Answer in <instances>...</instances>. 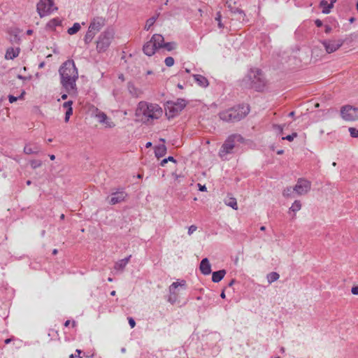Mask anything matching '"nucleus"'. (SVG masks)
<instances>
[{
  "label": "nucleus",
  "instance_id": "1",
  "mask_svg": "<svg viewBox=\"0 0 358 358\" xmlns=\"http://www.w3.org/2000/svg\"><path fill=\"white\" fill-rule=\"evenodd\" d=\"M60 83L69 94L77 91L76 81L78 79V71L73 59H67L59 69Z\"/></svg>",
  "mask_w": 358,
  "mask_h": 358
},
{
  "label": "nucleus",
  "instance_id": "2",
  "mask_svg": "<svg viewBox=\"0 0 358 358\" xmlns=\"http://www.w3.org/2000/svg\"><path fill=\"white\" fill-rule=\"evenodd\" d=\"M163 114L162 108L157 103L140 101L137 106L135 115L144 123H149L159 119Z\"/></svg>",
  "mask_w": 358,
  "mask_h": 358
},
{
  "label": "nucleus",
  "instance_id": "3",
  "mask_svg": "<svg viewBox=\"0 0 358 358\" xmlns=\"http://www.w3.org/2000/svg\"><path fill=\"white\" fill-rule=\"evenodd\" d=\"M266 84V80L262 71L257 68L250 69L241 81L243 87L254 89L257 92L263 91Z\"/></svg>",
  "mask_w": 358,
  "mask_h": 358
},
{
  "label": "nucleus",
  "instance_id": "4",
  "mask_svg": "<svg viewBox=\"0 0 358 358\" xmlns=\"http://www.w3.org/2000/svg\"><path fill=\"white\" fill-rule=\"evenodd\" d=\"M250 112L248 105H238L219 113L220 120L226 122H236L243 119Z\"/></svg>",
  "mask_w": 358,
  "mask_h": 358
},
{
  "label": "nucleus",
  "instance_id": "5",
  "mask_svg": "<svg viewBox=\"0 0 358 358\" xmlns=\"http://www.w3.org/2000/svg\"><path fill=\"white\" fill-rule=\"evenodd\" d=\"M114 37V32L112 29H107L103 31L96 41V50L99 52H106L110 46Z\"/></svg>",
  "mask_w": 358,
  "mask_h": 358
},
{
  "label": "nucleus",
  "instance_id": "6",
  "mask_svg": "<svg viewBox=\"0 0 358 358\" xmlns=\"http://www.w3.org/2000/svg\"><path fill=\"white\" fill-rule=\"evenodd\" d=\"M163 41V36L161 34H153L150 40L146 42L143 47V51L147 56H152L157 50H159V44Z\"/></svg>",
  "mask_w": 358,
  "mask_h": 358
},
{
  "label": "nucleus",
  "instance_id": "7",
  "mask_svg": "<svg viewBox=\"0 0 358 358\" xmlns=\"http://www.w3.org/2000/svg\"><path fill=\"white\" fill-rule=\"evenodd\" d=\"M186 105L187 101L183 99H178L176 101H167L166 105V115L169 118L176 116L184 109Z\"/></svg>",
  "mask_w": 358,
  "mask_h": 358
},
{
  "label": "nucleus",
  "instance_id": "8",
  "mask_svg": "<svg viewBox=\"0 0 358 358\" xmlns=\"http://www.w3.org/2000/svg\"><path fill=\"white\" fill-rule=\"evenodd\" d=\"M236 141L241 142L243 137L239 134H231L227 137L219 151V156L221 158H223L227 154L231 153Z\"/></svg>",
  "mask_w": 358,
  "mask_h": 358
},
{
  "label": "nucleus",
  "instance_id": "9",
  "mask_svg": "<svg viewBox=\"0 0 358 358\" xmlns=\"http://www.w3.org/2000/svg\"><path fill=\"white\" fill-rule=\"evenodd\" d=\"M37 12L41 17H43L57 10L54 0H40L36 6Z\"/></svg>",
  "mask_w": 358,
  "mask_h": 358
},
{
  "label": "nucleus",
  "instance_id": "10",
  "mask_svg": "<svg viewBox=\"0 0 358 358\" xmlns=\"http://www.w3.org/2000/svg\"><path fill=\"white\" fill-rule=\"evenodd\" d=\"M341 115L345 121H355L358 120V108L350 105L344 106L341 109Z\"/></svg>",
  "mask_w": 358,
  "mask_h": 358
},
{
  "label": "nucleus",
  "instance_id": "11",
  "mask_svg": "<svg viewBox=\"0 0 358 358\" xmlns=\"http://www.w3.org/2000/svg\"><path fill=\"white\" fill-rule=\"evenodd\" d=\"M128 194L125 192L124 188L120 187L112 191L110 197H108V203L110 205H115L124 201Z\"/></svg>",
  "mask_w": 358,
  "mask_h": 358
},
{
  "label": "nucleus",
  "instance_id": "12",
  "mask_svg": "<svg viewBox=\"0 0 358 358\" xmlns=\"http://www.w3.org/2000/svg\"><path fill=\"white\" fill-rule=\"evenodd\" d=\"M311 187V182L306 179L299 178L294 187V192L299 195L307 194Z\"/></svg>",
  "mask_w": 358,
  "mask_h": 358
},
{
  "label": "nucleus",
  "instance_id": "13",
  "mask_svg": "<svg viewBox=\"0 0 358 358\" xmlns=\"http://www.w3.org/2000/svg\"><path fill=\"white\" fill-rule=\"evenodd\" d=\"M344 41L338 40H324L322 41L323 46L327 53H332L338 50L343 44Z\"/></svg>",
  "mask_w": 358,
  "mask_h": 358
},
{
  "label": "nucleus",
  "instance_id": "14",
  "mask_svg": "<svg viewBox=\"0 0 358 358\" xmlns=\"http://www.w3.org/2000/svg\"><path fill=\"white\" fill-rule=\"evenodd\" d=\"M106 20L102 17H94L91 21L88 29H91L94 33L97 34L101 29L105 25Z\"/></svg>",
  "mask_w": 358,
  "mask_h": 358
},
{
  "label": "nucleus",
  "instance_id": "15",
  "mask_svg": "<svg viewBox=\"0 0 358 358\" xmlns=\"http://www.w3.org/2000/svg\"><path fill=\"white\" fill-rule=\"evenodd\" d=\"M41 151V147L38 143L26 144L24 148V152L27 155L38 154Z\"/></svg>",
  "mask_w": 358,
  "mask_h": 358
},
{
  "label": "nucleus",
  "instance_id": "16",
  "mask_svg": "<svg viewBox=\"0 0 358 358\" xmlns=\"http://www.w3.org/2000/svg\"><path fill=\"white\" fill-rule=\"evenodd\" d=\"M200 271L202 274L207 275L211 273V266L208 258L201 260L199 266Z\"/></svg>",
  "mask_w": 358,
  "mask_h": 358
},
{
  "label": "nucleus",
  "instance_id": "17",
  "mask_svg": "<svg viewBox=\"0 0 358 358\" xmlns=\"http://www.w3.org/2000/svg\"><path fill=\"white\" fill-rule=\"evenodd\" d=\"M20 51L19 48H9L6 52L5 58L6 59H13L19 55Z\"/></svg>",
  "mask_w": 358,
  "mask_h": 358
},
{
  "label": "nucleus",
  "instance_id": "18",
  "mask_svg": "<svg viewBox=\"0 0 358 358\" xmlns=\"http://www.w3.org/2000/svg\"><path fill=\"white\" fill-rule=\"evenodd\" d=\"M195 82L202 87H206L208 86L209 83L208 79L202 75L194 74L193 75Z\"/></svg>",
  "mask_w": 358,
  "mask_h": 358
},
{
  "label": "nucleus",
  "instance_id": "19",
  "mask_svg": "<svg viewBox=\"0 0 358 358\" xmlns=\"http://www.w3.org/2000/svg\"><path fill=\"white\" fill-rule=\"evenodd\" d=\"M225 274L226 271L224 269L213 272L212 274V281L215 283L220 282L224 278Z\"/></svg>",
  "mask_w": 358,
  "mask_h": 358
},
{
  "label": "nucleus",
  "instance_id": "20",
  "mask_svg": "<svg viewBox=\"0 0 358 358\" xmlns=\"http://www.w3.org/2000/svg\"><path fill=\"white\" fill-rule=\"evenodd\" d=\"M131 257V255H129L128 257L124 259H120L115 263L114 268L115 270H123L126 267L127 264L129 263Z\"/></svg>",
  "mask_w": 358,
  "mask_h": 358
},
{
  "label": "nucleus",
  "instance_id": "21",
  "mask_svg": "<svg viewBox=\"0 0 358 358\" xmlns=\"http://www.w3.org/2000/svg\"><path fill=\"white\" fill-rule=\"evenodd\" d=\"M166 153V147L165 145H158L155 148V155L157 158H160L164 156Z\"/></svg>",
  "mask_w": 358,
  "mask_h": 358
},
{
  "label": "nucleus",
  "instance_id": "22",
  "mask_svg": "<svg viewBox=\"0 0 358 358\" xmlns=\"http://www.w3.org/2000/svg\"><path fill=\"white\" fill-rule=\"evenodd\" d=\"M160 43L161 44H159V49L164 48V49H166L169 52L172 51L174 49H176V45H177L176 42H167V43H165L164 38H163V41L162 43Z\"/></svg>",
  "mask_w": 358,
  "mask_h": 358
},
{
  "label": "nucleus",
  "instance_id": "23",
  "mask_svg": "<svg viewBox=\"0 0 358 358\" xmlns=\"http://www.w3.org/2000/svg\"><path fill=\"white\" fill-rule=\"evenodd\" d=\"M320 6L322 8V13L329 14L333 8V4L329 3L326 0H322L320 3Z\"/></svg>",
  "mask_w": 358,
  "mask_h": 358
},
{
  "label": "nucleus",
  "instance_id": "24",
  "mask_svg": "<svg viewBox=\"0 0 358 358\" xmlns=\"http://www.w3.org/2000/svg\"><path fill=\"white\" fill-rule=\"evenodd\" d=\"M224 203L227 206H230L233 209H234V210H237L238 209L237 201H236V199L235 198L231 197V196H228L224 199Z\"/></svg>",
  "mask_w": 358,
  "mask_h": 358
},
{
  "label": "nucleus",
  "instance_id": "25",
  "mask_svg": "<svg viewBox=\"0 0 358 358\" xmlns=\"http://www.w3.org/2000/svg\"><path fill=\"white\" fill-rule=\"evenodd\" d=\"M61 24H62V21L58 17H56V18H53V19L50 20L47 23V27L54 29L57 27L60 26Z\"/></svg>",
  "mask_w": 358,
  "mask_h": 358
},
{
  "label": "nucleus",
  "instance_id": "26",
  "mask_svg": "<svg viewBox=\"0 0 358 358\" xmlns=\"http://www.w3.org/2000/svg\"><path fill=\"white\" fill-rule=\"evenodd\" d=\"M159 14H157L155 16H152L146 20L144 29L148 31L150 27L155 24Z\"/></svg>",
  "mask_w": 358,
  "mask_h": 358
},
{
  "label": "nucleus",
  "instance_id": "27",
  "mask_svg": "<svg viewBox=\"0 0 358 358\" xmlns=\"http://www.w3.org/2000/svg\"><path fill=\"white\" fill-rule=\"evenodd\" d=\"M280 278V275L277 272H271L267 274L266 278L269 284L277 281Z\"/></svg>",
  "mask_w": 358,
  "mask_h": 358
},
{
  "label": "nucleus",
  "instance_id": "28",
  "mask_svg": "<svg viewBox=\"0 0 358 358\" xmlns=\"http://www.w3.org/2000/svg\"><path fill=\"white\" fill-rule=\"evenodd\" d=\"M96 34V33H94L91 29H88L84 37L85 43L86 44H89L90 43H91Z\"/></svg>",
  "mask_w": 358,
  "mask_h": 358
},
{
  "label": "nucleus",
  "instance_id": "29",
  "mask_svg": "<svg viewBox=\"0 0 358 358\" xmlns=\"http://www.w3.org/2000/svg\"><path fill=\"white\" fill-rule=\"evenodd\" d=\"M80 28H81V27H80V24L78 22H76L73 24V25L71 27L68 29L67 33L69 35H73V34H76L80 29Z\"/></svg>",
  "mask_w": 358,
  "mask_h": 358
},
{
  "label": "nucleus",
  "instance_id": "30",
  "mask_svg": "<svg viewBox=\"0 0 358 358\" xmlns=\"http://www.w3.org/2000/svg\"><path fill=\"white\" fill-rule=\"evenodd\" d=\"M186 285V282L185 280H182L180 282H173L170 287H169V292L171 293H174V291L176 288H178L179 286L185 287Z\"/></svg>",
  "mask_w": 358,
  "mask_h": 358
},
{
  "label": "nucleus",
  "instance_id": "31",
  "mask_svg": "<svg viewBox=\"0 0 358 358\" xmlns=\"http://www.w3.org/2000/svg\"><path fill=\"white\" fill-rule=\"evenodd\" d=\"M301 208V203L300 201L296 200L289 208V210L293 212H297Z\"/></svg>",
  "mask_w": 358,
  "mask_h": 358
},
{
  "label": "nucleus",
  "instance_id": "32",
  "mask_svg": "<svg viewBox=\"0 0 358 358\" xmlns=\"http://www.w3.org/2000/svg\"><path fill=\"white\" fill-rule=\"evenodd\" d=\"M96 117L100 123H103L108 121V116L103 112H100L96 115Z\"/></svg>",
  "mask_w": 358,
  "mask_h": 358
},
{
  "label": "nucleus",
  "instance_id": "33",
  "mask_svg": "<svg viewBox=\"0 0 358 358\" xmlns=\"http://www.w3.org/2000/svg\"><path fill=\"white\" fill-rule=\"evenodd\" d=\"M293 192H294V187H287L283 190L282 195L285 197H289L292 196Z\"/></svg>",
  "mask_w": 358,
  "mask_h": 358
},
{
  "label": "nucleus",
  "instance_id": "34",
  "mask_svg": "<svg viewBox=\"0 0 358 358\" xmlns=\"http://www.w3.org/2000/svg\"><path fill=\"white\" fill-rule=\"evenodd\" d=\"M227 7L229 9V10L233 13H241V14H244L243 11L240 9V8H235L234 6H232L230 3H229L228 2H227Z\"/></svg>",
  "mask_w": 358,
  "mask_h": 358
},
{
  "label": "nucleus",
  "instance_id": "35",
  "mask_svg": "<svg viewBox=\"0 0 358 358\" xmlns=\"http://www.w3.org/2000/svg\"><path fill=\"white\" fill-rule=\"evenodd\" d=\"M31 166L33 169H36L42 165L41 160L34 159L30 162Z\"/></svg>",
  "mask_w": 358,
  "mask_h": 358
},
{
  "label": "nucleus",
  "instance_id": "36",
  "mask_svg": "<svg viewBox=\"0 0 358 358\" xmlns=\"http://www.w3.org/2000/svg\"><path fill=\"white\" fill-rule=\"evenodd\" d=\"M173 162L176 163V160L173 158V157L169 156L167 158L162 159L160 162V165L162 166H164L167 162Z\"/></svg>",
  "mask_w": 358,
  "mask_h": 358
},
{
  "label": "nucleus",
  "instance_id": "37",
  "mask_svg": "<svg viewBox=\"0 0 358 358\" xmlns=\"http://www.w3.org/2000/svg\"><path fill=\"white\" fill-rule=\"evenodd\" d=\"M174 62H175L174 59L172 57H166V59L164 60V63H165L166 66L168 67H171V66H173Z\"/></svg>",
  "mask_w": 358,
  "mask_h": 358
},
{
  "label": "nucleus",
  "instance_id": "38",
  "mask_svg": "<svg viewBox=\"0 0 358 358\" xmlns=\"http://www.w3.org/2000/svg\"><path fill=\"white\" fill-rule=\"evenodd\" d=\"M348 131L352 138H358V129L354 127H350Z\"/></svg>",
  "mask_w": 358,
  "mask_h": 358
},
{
  "label": "nucleus",
  "instance_id": "39",
  "mask_svg": "<svg viewBox=\"0 0 358 358\" xmlns=\"http://www.w3.org/2000/svg\"><path fill=\"white\" fill-rule=\"evenodd\" d=\"M297 136L298 134L296 132H293L292 134L282 137V139L287 140L288 141H292Z\"/></svg>",
  "mask_w": 358,
  "mask_h": 358
},
{
  "label": "nucleus",
  "instance_id": "40",
  "mask_svg": "<svg viewBox=\"0 0 358 358\" xmlns=\"http://www.w3.org/2000/svg\"><path fill=\"white\" fill-rule=\"evenodd\" d=\"M10 40L12 43H19L20 41V37L17 34H13L10 36Z\"/></svg>",
  "mask_w": 358,
  "mask_h": 358
},
{
  "label": "nucleus",
  "instance_id": "41",
  "mask_svg": "<svg viewBox=\"0 0 358 358\" xmlns=\"http://www.w3.org/2000/svg\"><path fill=\"white\" fill-rule=\"evenodd\" d=\"M73 114V108H70L69 109H66V114H65V122H67L69 120L70 116Z\"/></svg>",
  "mask_w": 358,
  "mask_h": 358
},
{
  "label": "nucleus",
  "instance_id": "42",
  "mask_svg": "<svg viewBox=\"0 0 358 358\" xmlns=\"http://www.w3.org/2000/svg\"><path fill=\"white\" fill-rule=\"evenodd\" d=\"M221 17H222V16H221L220 13H217L215 20L218 22V27L220 29L224 27V24L222 22Z\"/></svg>",
  "mask_w": 358,
  "mask_h": 358
},
{
  "label": "nucleus",
  "instance_id": "43",
  "mask_svg": "<svg viewBox=\"0 0 358 358\" xmlns=\"http://www.w3.org/2000/svg\"><path fill=\"white\" fill-rule=\"evenodd\" d=\"M103 124H104L105 127L107 128H113L115 126V123L113 121H111V120L109 119L108 117V121L103 122Z\"/></svg>",
  "mask_w": 358,
  "mask_h": 358
},
{
  "label": "nucleus",
  "instance_id": "44",
  "mask_svg": "<svg viewBox=\"0 0 358 358\" xmlns=\"http://www.w3.org/2000/svg\"><path fill=\"white\" fill-rule=\"evenodd\" d=\"M22 95H23V94H22L19 96H15L13 95H9L8 96L9 102L12 103L16 101L18 99H21L22 97Z\"/></svg>",
  "mask_w": 358,
  "mask_h": 358
},
{
  "label": "nucleus",
  "instance_id": "45",
  "mask_svg": "<svg viewBox=\"0 0 358 358\" xmlns=\"http://www.w3.org/2000/svg\"><path fill=\"white\" fill-rule=\"evenodd\" d=\"M73 101H68L63 103V108L69 109L70 108H72Z\"/></svg>",
  "mask_w": 358,
  "mask_h": 358
},
{
  "label": "nucleus",
  "instance_id": "46",
  "mask_svg": "<svg viewBox=\"0 0 358 358\" xmlns=\"http://www.w3.org/2000/svg\"><path fill=\"white\" fill-rule=\"evenodd\" d=\"M197 229V227L195 225H191L188 229V234H192Z\"/></svg>",
  "mask_w": 358,
  "mask_h": 358
},
{
  "label": "nucleus",
  "instance_id": "47",
  "mask_svg": "<svg viewBox=\"0 0 358 358\" xmlns=\"http://www.w3.org/2000/svg\"><path fill=\"white\" fill-rule=\"evenodd\" d=\"M273 127L276 129H278L279 131V133L280 134H282L283 132V129H284V125H281V124H274L273 125Z\"/></svg>",
  "mask_w": 358,
  "mask_h": 358
},
{
  "label": "nucleus",
  "instance_id": "48",
  "mask_svg": "<svg viewBox=\"0 0 358 358\" xmlns=\"http://www.w3.org/2000/svg\"><path fill=\"white\" fill-rule=\"evenodd\" d=\"M82 351L80 350H78L77 349L76 350V353L75 355H70V358H74V357H78V358H81L80 355L81 354Z\"/></svg>",
  "mask_w": 358,
  "mask_h": 358
},
{
  "label": "nucleus",
  "instance_id": "49",
  "mask_svg": "<svg viewBox=\"0 0 358 358\" xmlns=\"http://www.w3.org/2000/svg\"><path fill=\"white\" fill-rule=\"evenodd\" d=\"M128 321L131 328H134L136 325L135 320L132 317H129Z\"/></svg>",
  "mask_w": 358,
  "mask_h": 358
},
{
  "label": "nucleus",
  "instance_id": "50",
  "mask_svg": "<svg viewBox=\"0 0 358 358\" xmlns=\"http://www.w3.org/2000/svg\"><path fill=\"white\" fill-rule=\"evenodd\" d=\"M197 185L199 187V191H201V192H206L207 190V188H206V185H202L200 183H198Z\"/></svg>",
  "mask_w": 358,
  "mask_h": 358
},
{
  "label": "nucleus",
  "instance_id": "51",
  "mask_svg": "<svg viewBox=\"0 0 358 358\" xmlns=\"http://www.w3.org/2000/svg\"><path fill=\"white\" fill-rule=\"evenodd\" d=\"M315 25L317 27H320L322 26V20H319V19H317L315 21Z\"/></svg>",
  "mask_w": 358,
  "mask_h": 358
},
{
  "label": "nucleus",
  "instance_id": "52",
  "mask_svg": "<svg viewBox=\"0 0 358 358\" xmlns=\"http://www.w3.org/2000/svg\"><path fill=\"white\" fill-rule=\"evenodd\" d=\"M351 292L353 294L357 295L358 294V287H353L351 289Z\"/></svg>",
  "mask_w": 358,
  "mask_h": 358
},
{
  "label": "nucleus",
  "instance_id": "53",
  "mask_svg": "<svg viewBox=\"0 0 358 358\" xmlns=\"http://www.w3.org/2000/svg\"><path fill=\"white\" fill-rule=\"evenodd\" d=\"M331 31V27L329 25L325 26V32L327 34L329 33Z\"/></svg>",
  "mask_w": 358,
  "mask_h": 358
},
{
  "label": "nucleus",
  "instance_id": "54",
  "mask_svg": "<svg viewBox=\"0 0 358 358\" xmlns=\"http://www.w3.org/2000/svg\"><path fill=\"white\" fill-rule=\"evenodd\" d=\"M168 301L171 303H174L175 301H176V298H172L171 296H170L168 299Z\"/></svg>",
  "mask_w": 358,
  "mask_h": 358
},
{
  "label": "nucleus",
  "instance_id": "55",
  "mask_svg": "<svg viewBox=\"0 0 358 358\" xmlns=\"http://www.w3.org/2000/svg\"><path fill=\"white\" fill-rule=\"evenodd\" d=\"M235 283V280L234 279H232L229 283L228 284V286L229 287H231Z\"/></svg>",
  "mask_w": 358,
  "mask_h": 358
},
{
  "label": "nucleus",
  "instance_id": "56",
  "mask_svg": "<svg viewBox=\"0 0 358 358\" xmlns=\"http://www.w3.org/2000/svg\"><path fill=\"white\" fill-rule=\"evenodd\" d=\"M220 297H221L222 299H225L226 295H225V293H224V290H222V292H221V294H220Z\"/></svg>",
  "mask_w": 358,
  "mask_h": 358
},
{
  "label": "nucleus",
  "instance_id": "57",
  "mask_svg": "<svg viewBox=\"0 0 358 358\" xmlns=\"http://www.w3.org/2000/svg\"><path fill=\"white\" fill-rule=\"evenodd\" d=\"M295 115V113L294 111H292L290 112L289 114H288V116L290 117H293Z\"/></svg>",
  "mask_w": 358,
  "mask_h": 358
},
{
  "label": "nucleus",
  "instance_id": "58",
  "mask_svg": "<svg viewBox=\"0 0 358 358\" xmlns=\"http://www.w3.org/2000/svg\"><path fill=\"white\" fill-rule=\"evenodd\" d=\"M152 146V143L151 142H147L146 144H145V147L147 148H150Z\"/></svg>",
  "mask_w": 358,
  "mask_h": 358
},
{
  "label": "nucleus",
  "instance_id": "59",
  "mask_svg": "<svg viewBox=\"0 0 358 358\" xmlns=\"http://www.w3.org/2000/svg\"><path fill=\"white\" fill-rule=\"evenodd\" d=\"M26 33H27V35H31L33 33V30L32 29H28Z\"/></svg>",
  "mask_w": 358,
  "mask_h": 358
},
{
  "label": "nucleus",
  "instance_id": "60",
  "mask_svg": "<svg viewBox=\"0 0 358 358\" xmlns=\"http://www.w3.org/2000/svg\"><path fill=\"white\" fill-rule=\"evenodd\" d=\"M284 153V150H279L277 151V154L278 155H282Z\"/></svg>",
  "mask_w": 358,
  "mask_h": 358
},
{
  "label": "nucleus",
  "instance_id": "61",
  "mask_svg": "<svg viewBox=\"0 0 358 358\" xmlns=\"http://www.w3.org/2000/svg\"><path fill=\"white\" fill-rule=\"evenodd\" d=\"M44 65H45V63L43 62L39 64L38 68L41 69V68H43L44 66Z\"/></svg>",
  "mask_w": 358,
  "mask_h": 358
},
{
  "label": "nucleus",
  "instance_id": "62",
  "mask_svg": "<svg viewBox=\"0 0 358 358\" xmlns=\"http://www.w3.org/2000/svg\"><path fill=\"white\" fill-rule=\"evenodd\" d=\"M49 157L51 160H55V156L54 155H49Z\"/></svg>",
  "mask_w": 358,
  "mask_h": 358
},
{
  "label": "nucleus",
  "instance_id": "63",
  "mask_svg": "<svg viewBox=\"0 0 358 358\" xmlns=\"http://www.w3.org/2000/svg\"><path fill=\"white\" fill-rule=\"evenodd\" d=\"M66 98H67V94H64L62 95V99L63 100L66 99Z\"/></svg>",
  "mask_w": 358,
  "mask_h": 358
},
{
  "label": "nucleus",
  "instance_id": "64",
  "mask_svg": "<svg viewBox=\"0 0 358 358\" xmlns=\"http://www.w3.org/2000/svg\"><path fill=\"white\" fill-rule=\"evenodd\" d=\"M280 351L281 353H285V348L284 347H281L280 348Z\"/></svg>",
  "mask_w": 358,
  "mask_h": 358
}]
</instances>
